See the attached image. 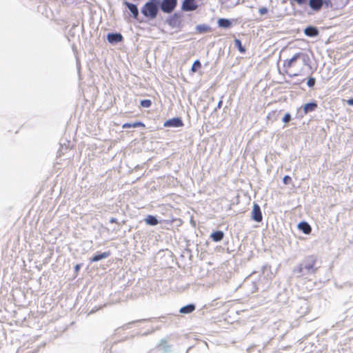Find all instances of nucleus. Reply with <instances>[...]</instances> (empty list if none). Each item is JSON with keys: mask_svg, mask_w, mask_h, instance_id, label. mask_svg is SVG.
<instances>
[{"mask_svg": "<svg viewBox=\"0 0 353 353\" xmlns=\"http://www.w3.org/2000/svg\"><path fill=\"white\" fill-rule=\"evenodd\" d=\"M140 104L143 108H150L152 105V101L150 99L141 101Z\"/></svg>", "mask_w": 353, "mask_h": 353, "instance_id": "nucleus-25", "label": "nucleus"}, {"mask_svg": "<svg viewBox=\"0 0 353 353\" xmlns=\"http://www.w3.org/2000/svg\"><path fill=\"white\" fill-rule=\"evenodd\" d=\"M80 268H81V265L80 264H77L75 265V267H74L75 272H77L79 270Z\"/></svg>", "mask_w": 353, "mask_h": 353, "instance_id": "nucleus-32", "label": "nucleus"}, {"mask_svg": "<svg viewBox=\"0 0 353 353\" xmlns=\"http://www.w3.org/2000/svg\"><path fill=\"white\" fill-rule=\"evenodd\" d=\"M196 30L198 33L201 34V33H205V32H210L211 28L210 26H208L207 25L201 24V25H198L196 27Z\"/></svg>", "mask_w": 353, "mask_h": 353, "instance_id": "nucleus-19", "label": "nucleus"}, {"mask_svg": "<svg viewBox=\"0 0 353 353\" xmlns=\"http://www.w3.org/2000/svg\"><path fill=\"white\" fill-rule=\"evenodd\" d=\"M125 5L128 7V8L130 10V11L132 12L134 18L137 19L139 15V10L137 9V7L136 5L125 2Z\"/></svg>", "mask_w": 353, "mask_h": 353, "instance_id": "nucleus-17", "label": "nucleus"}, {"mask_svg": "<svg viewBox=\"0 0 353 353\" xmlns=\"http://www.w3.org/2000/svg\"><path fill=\"white\" fill-rule=\"evenodd\" d=\"M347 103L350 105H353V99H350L347 101Z\"/></svg>", "mask_w": 353, "mask_h": 353, "instance_id": "nucleus-34", "label": "nucleus"}, {"mask_svg": "<svg viewBox=\"0 0 353 353\" xmlns=\"http://www.w3.org/2000/svg\"><path fill=\"white\" fill-rule=\"evenodd\" d=\"M301 53H296L291 59H285L283 63V68L286 74L290 77L299 76L303 70V65L298 60Z\"/></svg>", "mask_w": 353, "mask_h": 353, "instance_id": "nucleus-1", "label": "nucleus"}, {"mask_svg": "<svg viewBox=\"0 0 353 353\" xmlns=\"http://www.w3.org/2000/svg\"><path fill=\"white\" fill-rule=\"evenodd\" d=\"M298 228L305 234H310L312 230L311 226L305 221H302L299 223L298 225Z\"/></svg>", "mask_w": 353, "mask_h": 353, "instance_id": "nucleus-14", "label": "nucleus"}, {"mask_svg": "<svg viewBox=\"0 0 353 353\" xmlns=\"http://www.w3.org/2000/svg\"><path fill=\"white\" fill-rule=\"evenodd\" d=\"M177 5V0H163L161 3V9L163 12H172Z\"/></svg>", "mask_w": 353, "mask_h": 353, "instance_id": "nucleus-4", "label": "nucleus"}, {"mask_svg": "<svg viewBox=\"0 0 353 353\" xmlns=\"http://www.w3.org/2000/svg\"><path fill=\"white\" fill-rule=\"evenodd\" d=\"M137 126H144V125L140 122H136V123H125L123 125V128H131V127L135 128Z\"/></svg>", "mask_w": 353, "mask_h": 353, "instance_id": "nucleus-24", "label": "nucleus"}, {"mask_svg": "<svg viewBox=\"0 0 353 353\" xmlns=\"http://www.w3.org/2000/svg\"><path fill=\"white\" fill-rule=\"evenodd\" d=\"M110 255V252L109 251L101 252V253H98V254H96L95 255H94L90 259V261L91 262H97L102 259L108 258Z\"/></svg>", "mask_w": 353, "mask_h": 353, "instance_id": "nucleus-11", "label": "nucleus"}, {"mask_svg": "<svg viewBox=\"0 0 353 353\" xmlns=\"http://www.w3.org/2000/svg\"><path fill=\"white\" fill-rule=\"evenodd\" d=\"M73 143H72L70 141H68V144L66 145V148H72Z\"/></svg>", "mask_w": 353, "mask_h": 353, "instance_id": "nucleus-36", "label": "nucleus"}, {"mask_svg": "<svg viewBox=\"0 0 353 353\" xmlns=\"http://www.w3.org/2000/svg\"><path fill=\"white\" fill-rule=\"evenodd\" d=\"M252 219L256 222H261L263 219V215L260 206L254 203L252 211Z\"/></svg>", "mask_w": 353, "mask_h": 353, "instance_id": "nucleus-7", "label": "nucleus"}, {"mask_svg": "<svg viewBox=\"0 0 353 353\" xmlns=\"http://www.w3.org/2000/svg\"><path fill=\"white\" fill-rule=\"evenodd\" d=\"M259 12L263 15V14H265L268 12V9L265 7H262V8H260L259 10Z\"/></svg>", "mask_w": 353, "mask_h": 353, "instance_id": "nucleus-31", "label": "nucleus"}, {"mask_svg": "<svg viewBox=\"0 0 353 353\" xmlns=\"http://www.w3.org/2000/svg\"><path fill=\"white\" fill-rule=\"evenodd\" d=\"M210 236L214 241L219 242L223 239L224 233L221 230H216L212 232Z\"/></svg>", "mask_w": 353, "mask_h": 353, "instance_id": "nucleus-15", "label": "nucleus"}, {"mask_svg": "<svg viewBox=\"0 0 353 353\" xmlns=\"http://www.w3.org/2000/svg\"><path fill=\"white\" fill-rule=\"evenodd\" d=\"M304 33L308 37H316L319 34V30L315 27L309 26L305 29Z\"/></svg>", "mask_w": 353, "mask_h": 353, "instance_id": "nucleus-16", "label": "nucleus"}, {"mask_svg": "<svg viewBox=\"0 0 353 353\" xmlns=\"http://www.w3.org/2000/svg\"><path fill=\"white\" fill-rule=\"evenodd\" d=\"M201 68V62L199 61V60H196L192 66V68H191V72H196L199 69H200Z\"/></svg>", "mask_w": 353, "mask_h": 353, "instance_id": "nucleus-23", "label": "nucleus"}, {"mask_svg": "<svg viewBox=\"0 0 353 353\" xmlns=\"http://www.w3.org/2000/svg\"><path fill=\"white\" fill-rule=\"evenodd\" d=\"M134 322H135V321H132V322H130V323H128V324H125V325H123V328H124V329H128V328H130V325L131 323H134Z\"/></svg>", "mask_w": 353, "mask_h": 353, "instance_id": "nucleus-33", "label": "nucleus"}, {"mask_svg": "<svg viewBox=\"0 0 353 353\" xmlns=\"http://www.w3.org/2000/svg\"><path fill=\"white\" fill-rule=\"evenodd\" d=\"M292 120V117L290 113H286L282 119V121L285 125L288 124Z\"/></svg>", "mask_w": 353, "mask_h": 353, "instance_id": "nucleus-26", "label": "nucleus"}, {"mask_svg": "<svg viewBox=\"0 0 353 353\" xmlns=\"http://www.w3.org/2000/svg\"><path fill=\"white\" fill-rule=\"evenodd\" d=\"M307 84L309 87H313L315 84V79L313 77H310L307 80Z\"/></svg>", "mask_w": 353, "mask_h": 353, "instance_id": "nucleus-29", "label": "nucleus"}, {"mask_svg": "<svg viewBox=\"0 0 353 353\" xmlns=\"http://www.w3.org/2000/svg\"><path fill=\"white\" fill-rule=\"evenodd\" d=\"M218 24L220 27L222 28H229L231 26L232 23L227 19H219L218 20Z\"/></svg>", "mask_w": 353, "mask_h": 353, "instance_id": "nucleus-21", "label": "nucleus"}, {"mask_svg": "<svg viewBox=\"0 0 353 353\" xmlns=\"http://www.w3.org/2000/svg\"><path fill=\"white\" fill-rule=\"evenodd\" d=\"M234 44H235V46L239 49V50L240 51V52L241 53H244L245 52V48L242 46L241 44V41L238 39H236L234 40Z\"/></svg>", "mask_w": 353, "mask_h": 353, "instance_id": "nucleus-22", "label": "nucleus"}, {"mask_svg": "<svg viewBox=\"0 0 353 353\" xmlns=\"http://www.w3.org/2000/svg\"><path fill=\"white\" fill-rule=\"evenodd\" d=\"M298 305L300 306L299 309H297V313L300 316L305 315L309 311L308 302L305 299H299Z\"/></svg>", "mask_w": 353, "mask_h": 353, "instance_id": "nucleus-6", "label": "nucleus"}, {"mask_svg": "<svg viewBox=\"0 0 353 353\" xmlns=\"http://www.w3.org/2000/svg\"><path fill=\"white\" fill-rule=\"evenodd\" d=\"M117 219L116 218H114V217H112L110 219V223H117Z\"/></svg>", "mask_w": 353, "mask_h": 353, "instance_id": "nucleus-35", "label": "nucleus"}, {"mask_svg": "<svg viewBox=\"0 0 353 353\" xmlns=\"http://www.w3.org/2000/svg\"><path fill=\"white\" fill-rule=\"evenodd\" d=\"M323 6L326 8H333V4L331 0H323Z\"/></svg>", "mask_w": 353, "mask_h": 353, "instance_id": "nucleus-28", "label": "nucleus"}, {"mask_svg": "<svg viewBox=\"0 0 353 353\" xmlns=\"http://www.w3.org/2000/svg\"><path fill=\"white\" fill-rule=\"evenodd\" d=\"M257 290V287L255 283H253V290L252 292H255Z\"/></svg>", "mask_w": 353, "mask_h": 353, "instance_id": "nucleus-37", "label": "nucleus"}, {"mask_svg": "<svg viewBox=\"0 0 353 353\" xmlns=\"http://www.w3.org/2000/svg\"><path fill=\"white\" fill-rule=\"evenodd\" d=\"M309 6L314 11H319L323 7V0H309Z\"/></svg>", "mask_w": 353, "mask_h": 353, "instance_id": "nucleus-10", "label": "nucleus"}, {"mask_svg": "<svg viewBox=\"0 0 353 353\" xmlns=\"http://www.w3.org/2000/svg\"><path fill=\"white\" fill-rule=\"evenodd\" d=\"M146 224L152 226L157 225L159 223V221L157 217L153 215H148L145 219Z\"/></svg>", "mask_w": 353, "mask_h": 353, "instance_id": "nucleus-18", "label": "nucleus"}, {"mask_svg": "<svg viewBox=\"0 0 353 353\" xmlns=\"http://www.w3.org/2000/svg\"><path fill=\"white\" fill-rule=\"evenodd\" d=\"M107 39L110 43H116L123 41V36L120 33H109Z\"/></svg>", "mask_w": 353, "mask_h": 353, "instance_id": "nucleus-9", "label": "nucleus"}, {"mask_svg": "<svg viewBox=\"0 0 353 353\" xmlns=\"http://www.w3.org/2000/svg\"><path fill=\"white\" fill-rule=\"evenodd\" d=\"M199 7V5L196 0H183L181 9L183 11H194L196 10Z\"/></svg>", "mask_w": 353, "mask_h": 353, "instance_id": "nucleus-5", "label": "nucleus"}, {"mask_svg": "<svg viewBox=\"0 0 353 353\" xmlns=\"http://www.w3.org/2000/svg\"><path fill=\"white\" fill-rule=\"evenodd\" d=\"M141 11L144 16L155 18L158 12L157 2L156 0H150L143 6Z\"/></svg>", "mask_w": 353, "mask_h": 353, "instance_id": "nucleus-3", "label": "nucleus"}, {"mask_svg": "<svg viewBox=\"0 0 353 353\" xmlns=\"http://www.w3.org/2000/svg\"><path fill=\"white\" fill-rule=\"evenodd\" d=\"M159 346L161 347L162 350L165 353H169L171 350V347L168 344L165 339H161Z\"/></svg>", "mask_w": 353, "mask_h": 353, "instance_id": "nucleus-20", "label": "nucleus"}, {"mask_svg": "<svg viewBox=\"0 0 353 353\" xmlns=\"http://www.w3.org/2000/svg\"><path fill=\"white\" fill-rule=\"evenodd\" d=\"M317 108V103L316 102H311L305 104L303 106V112L305 114H307L308 112L314 111Z\"/></svg>", "mask_w": 353, "mask_h": 353, "instance_id": "nucleus-13", "label": "nucleus"}, {"mask_svg": "<svg viewBox=\"0 0 353 353\" xmlns=\"http://www.w3.org/2000/svg\"><path fill=\"white\" fill-rule=\"evenodd\" d=\"M306 0H290V4L294 5L295 3L299 6L305 4Z\"/></svg>", "mask_w": 353, "mask_h": 353, "instance_id": "nucleus-27", "label": "nucleus"}, {"mask_svg": "<svg viewBox=\"0 0 353 353\" xmlns=\"http://www.w3.org/2000/svg\"><path fill=\"white\" fill-rule=\"evenodd\" d=\"M183 125V122L179 117L172 118L164 123L165 127H181Z\"/></svg>", "mask_w": 353, "mask_h": 353, "instance_id": "nucleus-8", "label": "nucleus"}, {"mask_svg": "<svg viewBox=\"0 0 353 353\" xmlns=\"http://www.w3.org/2000/svg\"><path fill=\"white\" fill-rule=\"evenodd\" d=\"M144 321V319L140 320L139 321ZM138 321H137V322H138Z\"/></svg>", "mask_w": 353, "mask_h": 353, "instance_id": "nucleus-38", "label": "nucleus"}, {"mask_svg": "<svg viewBox=\"0 0 353 353\" xmlns=\"http://www.w3.org/2000/svg\"><path fill=\"white\" fill-rule=\"evenodd\" d=\"M291 180H292L291 177L290 176H288V175H285L283 178V182L285 185L288 184L291 181Z\"/></svg>", "mask_w": 353, "mask_h": 353, "instance_id": "nucleus-30", "label": "nucleus"}, {"mask_svg": "<svg viewBox=\"0 0 353 353\" xmlns=\"http://www.w3.org/2000/svg\"><path fill=\"white\" fill-rule=\"evenodd\" d=\"M196 306L194 303L188 304L180 308L179 312L184 314L192 313L195 310Z\"/></svg>", "mask_w": 353, "mask_h": 353, "instance_id": "nucleus-12", "label": "nucleus"}, {"mask_svg": "<svg viewBox=\"0 0 353 353\" xmlns=\"http://www.w3.org/2000/svg\"><path fill=\"white\" fill-rule=\"evenodd\" d=\"M314 264L315 260L310 257L298 266L296 271L301 275L313 274L315 272Z\"/></svg>", "mask_w": 353, "mask_h": 353, "instance_id": "nucleus-2", "label": "nucleus"}]
</instances>
